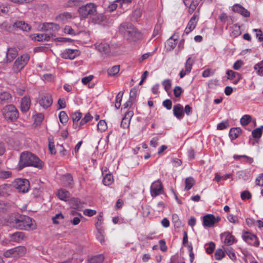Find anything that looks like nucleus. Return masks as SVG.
<instances>
[{
  "label": "nucleus",
  "mask_w": 263,
  "mask_h": 263,
  "mask_svg": "<svg viewBox=\"0 0 263 263\" xmlns=\"http://www.w3.org/2000/svg\"><path fill=\"white\" fill-rule=\"evenodd\" d=\"M43 164V162L34 154L29 152H24L20 155L17 167L20 171L26 166H33L41 169Z\"/></svg>",
  "instance_id": "1"
},
{
  "label": "nucleus",
  "mask_w": 263,
  "mask_h": 263,
  "mask_svg": "<svg viewBox=\"0 0 263 263\" xmlns=\"http://www.w3.org/2000/svg\"><path fill=\"white\" fill-rule=\"evenodd\" d=\"M119 30L124 38L129 42H136L142 37L141 32L129 23L121 24L119 27Z\"/></svg>",
  "instance_id": "2"
},
{
  "label": "nucleus",
  "mask_w": 263,
  "mask_h": 263,
  "mask_svg": "<svg viewBox=\"0 0 263 263\" xmlns=\"http://www.w3.org/2000/svg\"><path fill=\"white\" fill-rule=\"evenodd\" d=\"M15 221V227L19 229L29 230L35 228L32 219L28 216L21 215Z\"/></svg>",
  "instance_id": "3"
},
{
  "label": "nucleus",
  "mask_w": 263,
  "mask_h": 263,
  "mask_svg": "<svg viewBox=\"0 0 263 263\" xmlns=\"http://www.w3.org/2000/svg\"><path fill=\"white\" fill-rule=\"evenodd\" d=\"M2 111L4 117L8 121H14L18 117V111L13 105H6L3 108Z\"/></svg>",
  "instance_id": "4"
},
{
  "label": "nucleus",
  "mask_w": 263,
  "mask_h": 263,
  "mask_svg": "<svg viewBox=\"0 0 263 263\" xmlns=\"http://www.w3.org/2000/svg\"><path fill=\"white\" fill-rule=\"evenodd\" d=\"M59 29V25L52 23H44L42 25L41 30L44 31H52L50 33H42L43 41H48L51 37L55 36L54 32Z\"/></svg>",
  "instance_id": "5"
},
{
  "label": "nucleus",
  "mask_w": 263,
  "mask_h": 263,
  "mask_svg": "<svg viewBox=\"0 0 263 263\" xmlns=\"http://www.w3.org/2000/svg\"><path fill=\"white\" fill-rule=\"evenodd\" d=\"M96 11L97 6L93 3H91L80 7L78 9L80 16L85 18L89 16L94 15Z\"/></svg>",
  "instance_id": "6"
},
{
  "label": "nucleus",
  "mask_w": 263,
  "mask_h": 263,
  "mask_svg": "<svg viewBox=\"0 0 263 263\" xmlns=\"http://www.w3.org/2000/svg\"><path fill=\"white\" fill-rule=\"evenodd\" d=\"M26 252V249L23 246H18L4 252L3 255L7 258H18L23 256Z\"/></svg>",
  "instance_id": "7"
},
{
  "label": "nucleus",
  "mask_w": 263,
  "mask_h": 263,
  "mask_svg": "<svg viewBox=\"0 0 263 263\" xmlns=\"http://www.w3.org/2000/svg\"><path fill=\"white\" fill-rule=\"evenodd\" d=\"M29 60V56L27 54H25L18 57L15 61L13 70L15 72L20 71L27 64Z\"/></svg>",
  "instance_id": "8"
},
{
  "label": "nucleus",
  "mask_w": 263,
  "mask_h": 263,
  "mask_svg": "<svg viewBox=\"0 0 263 263\" xmlns=\"http://www.w3.org/2000/svg\"><path fill=\"white\" fill-rule=\"evenodd\" d=\"M13 186V189H15L20 192L25 193L29 190V183L26 179H17L14 182Z\"/></svg>",
  "instance_id": "9"
},
{
  "label": "nucleus",
  "mask_w": 263,
  "mask_h": 263,
  "mask_svg": "<svg viewBox=\"0 0 263 263\" xmlns=\"http://www.w3.org/2000/svg\"><path fill=\"white\" fill-rule=\"evenodd\" d=\"M94 46L95 49L102 55H108L110 52V47L109 44L104 41L97 42L94 44Z\"/></svg>",
  "instance_id": "10"
},
{
  "label": "nucleus",
  "mask_w": 263,
  "mask_h": 263,
  "mask_svg": "<svg viewBox=\"0 0 263 263\" xmlns=\"http://www.w3.org/2000/svg\"><path fill=\"white\" fill-rule=\"evenodd\" d=\"M220 220L221 218L219 216L215 217L212 214H207L203 217V225L206 227H212Z\"/></svg>",
  "instance_id": "11"
},
{
  "label": "nucleus",
  "mask_w": 263,
  "mask_h": 263,
  "mask_svg": "<svg viewBox=\"0 0 263 263\" xmlns=\"http://www.w3.org/2000/svg\"><path fill=\"white\" fill-rule=\"evenodd\" d=\"M243 239L248 244L257 247L259 246V241L257 236L252 233L245 232L242 235Z\"/></svg>",
  "instance_id": "12"
},
{
  "label": "nucleus",
  "mask_w": 263,
  "mask_h": 263,
  "mask_svg": "<svg viewBox=\"0 0 263 263\" xmlns=\"http://www.w3.org/2000/svg\"><path fill=\"white\" fill-rule=\"evenodd\" d=\"M52 98L50 94L46 93L41 96L39 100V104L44 108L46 109L52 104Z\"/></svg>",
  "instance_id": "13"
},
{
  "label": "nucleus",
  "mask_w": 263,
  "mask_h": 263,
  "mask_svg": "<svg viewBox=\"0 0 263 263\" xmlns=\"http://www.w3.org/2000/svg\"><path fill=\"white\" fill-rule=\"evenodd\" d=\"M80 54L79 50L67 49L61 53V57L64 59L73 60Z\"/></svg>",
  "instance_id": "14"
},
{
  "label": "nucleus",
  "mask_w": 263,
  "mask_h": 263,
  "mask_svg": "<svg viewBox=\"0 0 263 263\" xmlns=\"http://www.w3.org/2000/svg\"><path fill=\"white\" fill-rule=\"evenodd\" d=\"M163 187L161 183L159 181L153 182L151 186V194L152 197H156L161 193Z\"/></svg>",
  "instance_id": "15"
},
{
  "label": "nucleus",
  "mask_w": 263,
  "mask_h": 263,
  "mask_svg": "<svg viewBox=\"0 0 263 263\" xmlns=\"http://www.w3.org/2000/svg\"><path fill=\"white\" fill-rule=\"evenodd\" d=\"M198 20V15L194 14L191 18L184 30L186 34L191 32L196 27Z\"/></svg>",
  "instance_id": "16"
},
{
  "label": "nucleus",
  "mask_w": 263,
  "mask_h": 263,
  "mask_svg": "<svg viewBox=\"0 0 263 263\" xmlns=\"http://www.w3.org/2000/svg\"><path fill=\"white\" fill-rule=\"evenodd\" d=\"M193 64V62L191 60V58L189 57L187 59L185 64V68L182 69L179 73V76L180 78H183L186 74L190 73L192 68Z\"/></svg>",
  "instance_id": "17"
},
{
  "label": "nucleus",
  "mask_w": 263,
  "mask_h": 263,
  "mask_svg": "<svg viewBox=\"0 0 263 263\" xmlns=\"http://www.w3.org/2000/svg\"><path fill=\"white\" fill-rule=\"evenodd\" d=\"M13 186L11 184H4L0 185V196L7 197L13 192Z\"/></svg>",
  "instance_id": "18"
},
{
  "label": "nucleus",
  "mask_w": 263,
  "mask_h": 263,
  "mask_svg": "<svg viewBox=\"0 0 263 263\" xmlns=\"http://www.w3.org/2000/svg\"><path fill=\"white\" fill-rule=\"evenodd\" d=\"M232 10L235 12L238 13L244 17H249L250 13L249 11L245 9L243 7L239 4H235L232 7Z\"/></svg>",
  "instance_id": "19"
},
{
  "label": "nucleus",
  "mask_w": 263,
  "mask_h": 263,
  "mask_svg": "<svg viewBox=\"0 0 263 263\" xmlns=\"http://www.w3.org/2000/svg\"><path fill=\"white\" fill-rule=\"evenodd\" d=\"M133 115L134 112L133 111H127L122 120L121 126L123 128H126L128 127L130 124V120Z\"/></svg>",
  "instance_id": "20"
},
{
  "label": "nucleus",
  "mask_w": 263,
  "mask_h": 263,
  "mask_svg": "<svg viewBox=\"0 0 263 263\" xmlns=\"http://www.w3.org/2000/svg\"><path fill=\"white\" fill-rule=\"evenodd\" d=\"M31 100L29 97L24 96L21 100V110L23 112H26L30 108Z\"/></svg>",
  "instance_id": "21"
},
{
  "label": "nucleus",
  "mask_w": 263,
  "mask_h": 263,
  "mask_svg": "<svg viewBox=\"0 0 263 263\" xmlns=\"http://www.w3.org/2000/svg\"><path fill=\"white\" fill-rule=\"evenodd\" d=\"M174 115L178 119H181L184 116L183 107L180 104H177L173 107Z\"/></svg>",
  "instance_id": "22"
},
{
  "label": "nucleus",
  "mask_w": 263,
  "mask_h": 263,
  "mask_svg": "<svg viewBox=\"0 0 263 263\" xmlns=\"http://www.w3.org/2000/svg\"><path fill=\"white\" fill-rule=\"evenodd\" d=\"M18 55V51L15 48H9L6 54V61L7 62H12Z\"/></svg>",
  "instance_id": "23"
},
{
  "label": "nucleus",
  "mask_w": 263,
  "mask_h": 263,
  "mask_svg": "<svg viewBox=\"0 0 263 263\" xmlns=\"http://www.w3.org/2000/svg\"><path fill=\"white\" fill-rule=\"evenodd\" d=\"M12 99V96L9 92L3 91L0 93V104H4L11 103Z\"/></svg>",
  "instance_id": "24"
},
{
  "label": "nucleus",
  "mask_w": 263,
  "mask_h": 263,
  "mask_svg": "<svg viewBox=\"0 0 263 263\" xmlns=\"http://www.w3.org/2000/svg\"><path fill=\"white\" fill-rule=\"evenodd\" d=\"M222 236L224 237V242L227 246L232 245L233 243L236 241V240L234 236H233L229 232H224L221 235Z\"/></svg>",
  "instance_id": "25"
},
{
  "label": "nucleus",
  "mask_w": 263,
  "mask_h": 263,
  "mask_svg": "<svg viewBox=\"0 0 263 263\" xmlns=\"http://www.w3.org/2000/svg\"><path fill=\"white\" fill-rule=\"evenodd\" d=\"M25 238V234L22 232H17L10 235L11 241L20 242Z\"/></svg>",
  "instance_id": "26"
},
{
  "label": "nucleus",
  "mask_w": 263,
  "mask_h": 263,
  "mask_svg": "<svg viewBox=\"0 0 263 263\" xmlns=\"http://www.w3.org/2000/svg\"><path fill=\"white\" fill-rule=\"evenodd\" d=\"M13 26L23 31H27L30 30V26L24 21H18L14 23Z\"/></svg>",
  "instance_id": "27"
},
{
  "label": "nucleus",
  "mask_w": 263,
  "mask_h": 263,
  "mask_svg": "<svg viewBox=\"0 0 263 263\" xmlns=\"http://www.w3.org/2000/svg\"><path fill=\"white\" fill-rule=\"evenodd\" d=\"M57 196L60 199L66 201L70 197V194L68 191L61 189L58 190Z\"/></svg>",
  "instance_id": "28"
},
{
  "label": "nucleus",
  "mask_w": 263,
  "mask_h": 263,
  "mask_svg": "<svg viewBox=\"0 0 263 263\" xmlns=\"http://www.w3.org/2000/svg\"><path fill=\"white\" fill-rule=\"evenodd\" d=\"M241 133L239 127L232 128L229 132V137L232 140L236 139Z\"/></svg>",
  "instance_id": "29"
},
{
  "label": "nucleus",
  "mask_w": 263,
  "mask_h": 263,
  "mask_svg": "<svg viewBox=\"0 0 263 263\" xmlns=\"http://www.w3.org/2000/svg\"><path fill=\"white\" fill-rule=\"evenodd\" d=\"M195 184V180L192 177H189L185 180V188L186 191L190 190Z\"/></svg>",
  "instance_id": "30"
},
{
  "label": "nucleus",
  "mask_w": 263,
  "mask_h": 263,
  "mask_svg": "<svg viewBox=\"0 0 263 263\" xmlns=\"http://www.w3.org/2000/svg\"><path fill=\"white\" fill-rule=\"evenodd\" d=\"M70 204L72 208L78 209L82 206V203L78 198H73L70 200Z\"/></svg>",
  "instance_id": "31"
},
{
  "label": "nucleus",
  "mask_w": 263,
  "mask_h": 263,
  "mask_svg": "<svg viewBox=\"0 0 263 263\" xmlns=\"http://www.w3.org/2000/svg\"><path fill=\"white\" fill-rule=\"evenodd\" d=\"M102 181L105 185H109L113 182V177L110 174L106 173Z\"/></svg>",
  "instance_id": "32"
},
{
  "label": "nucleus",
  "mask_w": 263,
  "mask_h": 263,
  "mask_svg": "<svg viewBox=\"0 0 263 263\" xmlns=\"http://www.w3.org/2000/svg\"><path fill=\"white\" fill-rule=\"evenodd\" d=\"M104 259V256L102 255H98L91 257L88 262L89 263H102Z\"/></svg>",
  "instance_id": "33"
},
{
  "label": "nucleus",
  "mask_w": 263,
  "mask_h": 263,
  "mask_svg": "<svg viewBox=\"0 0 263 263\" xmlns=\"http://www.w3.org/2000/svg\"><path fill=\"white\" fill-rule=\"evenodd\" d=\"M263 132V126L254 129L252 132V135L254 138H259L262 135Z\"/></svg>",
  "instance_id": "34"
},
{
  "label": "nucleus",
  "mask_w": 263,
  "mask_h": 263,
  "mask_svg": "<svg viewBox=\"0 0 263 263\" xmlns=\"http://www.w3.org/2000/svg\"><path fill=\"white\" fill-rule=\"evenodd\" d=\"M92 119V117L89 112H87L85 114L84 117L80 121L79 126L82 127L83 125L86 124L88 122L91 120Z\"/></svg>",
  "instance_id": "35"
},
{
  "label": "nucleus",
  "mask_w": 263,
  "mask_h": 263,
  "mask_svg": "<svg viewBox=\"0 0 263 263\" xmlns=\"http://www.w3.org/2000/svg\"><path fill=\"white\" fill-rule=\"evenodd\" d=\"M123 95V92L120 91L117 94L116 96L115 106L117 109H119L121 106V102L122 99Z\"/></svg>",
  "instance_id": "36"
},
{
  "label": "nucleus",
  "mask_w": 263,
  "mask_h": 263,
  "mask_svg": "<svg viewBox=\"0 0 263 263\" xmlns=\"http://www.w3.org/2000/svg\"><path fill=\"white\" fill-rule=\"evenodd\" d=\"M257 74L259 76H263V61L255 64L254 67Z\"/></svg>",
  "instance_id": "37"
},
{
  "label": "nucleus",
  "mask_w": 263,
  "mask_h": 263,
  "mask_svg": "<svg viewBox=\"0 0 263 263\" xmlns=\"http://www.w3.org/2000/svg\"><path fill=\"white\" fill-rule=\"evenodd\" d=\"M167 50H171L173 49L176 44L177 41L176 40L173 39V36H171L167 41Z\"/></svg>",
  "instance_id": "38"
},
{
  "label": "nucleus",
  "mask_w": 263,
  "mask_h": 263,
  "mask_svg": "<svg viewBox=\"0 0 263 263\" xmlns=\"http://www.w3.org/2000/svg\"><path fill=\"white\" fill-rule=\"evenodd\" d=\"M120 70V67L118 65L114 66L110 68H109L107 70L108 75L110 76H114L117 74Z\"/></svg>",
  "instance_id": "39"
},
{
  "label": "nucleus",
  "mask_w": 263,
  "mask_h": 263,
  "mask_svg": "<svg viewBox=\"0 0 263 263\" xmlns=\"http://www.w3.org/2000/svg\"><path fill=\"white\" fill-rule=\"evenodd\" d=\"M251 120V117L248 115H244L240 120V122L242 125H247L248 124Z\"/></svg>",
  "instance_id": "40"
},
{
  "label": "nucleus",
  "mask_w": 263,
  "mask_h": 263,
  "mask_svg": "<svg viewBox=\"0 0 263 263\" xmlns=\"http://www.w3.org/2000/svg\"><path fill=\"white\" fill-rule=\"evenodd\" d=\"M162 84L166 92H168L171 88L172 81L170 79H165L162 82Z\"/></svg>",
  "instance_id": "41"
},
{
  "label": "nucleus",
  "mask_w": 263,
  "mask_h": 263,
  "mask_svg": "<svg viewBox=\"0 0 263 263\" xmlns=\"http://www.w3.org/2000/svg\"><path fill=\"white\" fill-rule=\"evenodd\" d=\"M59 119L60 120V122L62 123H66L68 120V117L66 113L64 111H60L59 115Z\"/></svg>",
  "instance_id": "42"
},
{
  "label": "nucleus",
  "mask_w": 263,
  "mask_h": 263,
  "mask_svg": "<svg viewBox=\"0 0 263 263\" xmlns=\"http://www.w3.org/2000/svg\"><path fill=\"white\" fill-rule=\"evenodd\" d=\"M224 256V252L220 249H217L215 253V259L218 260H221Z\"/></svg>",
  "instance_id": "43"
},
{
  "label": "nucleus",
  "mask_w": 263,
  "mask_h": 263,
  "mask_svg": "<svg viewBox=\"0 0 263 263\" xmlns=\"http://www.w3.org/2000/svg\"><path fill=\"white\" fill-rule=\"evenodd\" d=\"M97 126L98 129L101 132L105 131L107 128L106 123L104 120H100L98 123Z\"/></svg>",
  "instance_id": "44"
},
{
  "label": "nucleus",
  "mask_w": 263,
  "mask_h": 263,
  "mask_svg": "<svg viewBox=\"0 0 263 263\" xmlns=\"http://www.w3.org/2000/svg\"><path fill=\"white\" fill-rule=\"evenodd\" d=\"M63 181L66 185H70L73 181L72 177L69 174H67L63 177Z\"/></svg>",
  "instance_id": "45"
},
{
  "label": "nucleus",
  "mask_w": 263,
  "mask_h": 263,
  "mask_svg": "<svg viewBox=\"0 0 263 263\" xmlns=\"http://www.w3.org/2000/svg\"><path fill=\"white\" fill-rule=\"evenodd\" d=\"M205 246H208L206 248V252L209 254H211L213 253L214 251L215 248V244L213 242H210L209 243L206 244Z\"/></svg>",
  "instance_id": "46"
},
{
  "label": "nucleus",
  "mask_w": 263,
  "mask_h": 263,
  "mask_svg": "<svg viewBox=\"0 0 263 263\" xmlns=\"http://www.w3.org/2000/svg\"><path fill=\"white\" fill-rule=\"evenodd\" d=\"M64 218V216L62 213H59L56 214L54 217H52V221L54 224H59L60 220H62Z\"/></svg>",
  "instance_id": "47"
},
{
  "label": "nucleus",
  "mask_w": 263,
  "mask_h": 263,
  "mask_svg": "<svg viewBox=\"0 0 263 263\" xmlns=\"http://www.w3.org/2000/svg\"><path fill=\"white\" fill-rule=\"evenodd\" d=\"M12 173L9 171H0V178L3 179H7L11 176Z\"/></svg>",
  "instance_id": "48"
},
{
  "label": "nucleus",
  "mask_w": 263,
  "mask_h": 263,
  "mask_svg": "<svg viewBox=\"0 0 263 263\" xmlns=\"http://www.w3.org/2000/svg\"><path fill=\"white\" fill-rule=\"evenodd\" d=\"M226 252L227 254V255L229 256V257L233 260H235L236 259V256L235 255V252H234V250L232 248H229L227 250H226Z\"/></svg>",
  "instance_id": "49"
},
{
  "label": "nucleus",
  "mask_w": 263,
  "mask_h": 263,
  "mask_svg": "<svg viewBox=\"0 0 263 263\" xmlns=\"http://www.w3.org/2000/svg\"><path fill=\"white\" fill-rule=\"evenodd\" d=\"M174 94L176 98H179L183 92L182 88L180 86H176L174 88Z\"/></svg>",
  "instance_id": "50"
},
{
  "label": "nucleus",
  "mask_w": 263,
  "mask_h": 263,
  "mask_svg": "<svg viewBox=\"0 0 263 263\" xmlns=\"http://www.w3.org/2000/svg\"><path fill=\"white\" fill-rule=\"evenodd\" d=\"M97 239L102 243L104 241V232L101 229H99L98 230V233L97 234Z\"/></svg>",
  "instance_id": "51"
},
{
  "label": "nucleus",
  "mask_w": 263,
  "mask_h": 263,
  "mask_svg": "<svg viewBox=\"0 0 263 263\" xmlns=\"http://www.w3.org/2000/svg\"><path fill=\"white\" fill-rule=\"evenodd\" d=\"M253 31L256 32V36L257 37L260 42H262V45L263 47V36L262 32L260 29H254Z\"/></svg>",
  "instance_id": "52"
},
{
  "label": "nucleus",
  "mask_w": 263,
  "mask_h": 263,
  "mask_svg": "<svg viewBox=\"0 0 263 263\" xmlns=\"http://www.w3.org/2000/svg\"><path fill=\"white\" fill-rule=\"evenodd\" d=\"M229 124L227 121H222L217 125V129L218 130H223L228 127Z\"/></svg>",
  "instance_id": "53"
},
{
  "label": "nucleus",
  "mask_w": 263,
  "mask_h": 263,
  "mask_svg": "<svg viewBox=\"0 0 263 263\" xmlns=\"http://www.w3.org/2000/svg\"><path fill=\"white\" fill-rule=\"evenodd\" d=\"M82 117V114L80 112H76L72 115L73 122H78Z\"/></svg>",
  "instance_id": "54"
},
{
  "label": "nucleus",
  "mask_w": 263,
  "mask_h": 263,
  "mask_svg": "<svg viewBox=\"0 0 263 263\" xmlns=\"http://www.w3.org/2000/svg\"><path fill=\"white\" fill-rule=\"evenodd\" d=\"M227 74L228 75V79L230 80H232L236 76H239V74L237 72H234L231 70H228L227 72Z\"/></svg>",
  "instance_id": "55"
},
{
  "label": "nucleus",
  "mask_w": 263,
  "mask_h": 263,
  "mask_svg": "<svg viewBox=\"0 0 263 263\" xmlns=\"http://www.w3.org/2000/svg\"><path fill=\"white\" fill-rule=\"evenodd\" d=\"M71 16L70 13L65 12V13H63L60 14L59 16L57 17V19L64 21L65 20L70 18Z\"/></svg>",
  "instance_id": "56"
},
{
  "label": "nucleus",
  "mask_w": 263,
  "mask_h": 263,
  "mask_svg": "<svg viewBox=\"0 0 263 263\" xmlns=\"http://www.w3.org/2000/svg\"><path fill=\"white\" fill-rule=\"evenodd\" d=\"M162 104L163 106L168 110H170L172 108V101L170 99H166L164 100Z\"/></svg>",
  "instance_id": "57"
},
{
  "label": "nucleus",
  "mask_w": 263,
  "mask_h": 263,
  "mask_svg": "<svg viewBox=\"0 0 263 263\" xmlns=\"http://www.w3.org/2000/svg\"><path fill=\"white\" fill-rule=\"evenodd\" d=\"M64 32L65 33L70 34V35H75L76 34L75 32L73 30V29L70 26H66L64 28Z\"/></svg>",
  "instance_id": "58"
},
{
  "label": "nucleus",
  "mask_w": 263,
  "mask_h": 263,
  "mask_svg": "<svg viewBox=\"0 0 263 263\" xmlns=\"http://www.w3.org/2000/svg\"><path fill=\"white\" fill-rule=\"evenodd\" d=\"M44 116L42 113L37 114L35 117V122L37 124H40L44 119Z\"/></svg>",
  "instance_id": "59"
},
{
  "label": "nucleus",
  "mask_w": 263,
  "mask_h": 263,
  "mask_svg": "<svg viewBox=\"0 0 263 263\" xmlns=\"http://www.w3.org/2000/svg\"><path fill=\"white\" fill-rule=\"evenodd\" d=\"M214 71H212L211 69H206L205 70H204L202 72V76L203 77L206 78L209 77L210 76L214 74Z\"/></svg>",
  "instance_id": "60"
},
{
  "label": "nucleus",
  "mask_w": 263,
  "mask_h": 263,
  "mask_svg": "<svg viewBox=\"0 0 263 263\" xmlns=\"http://www.w3.org/2000/svg\"><path fill=\"white\" fill-rule=\"evenodd\" d=\"M228 219L230 222L233 223H238L239 222V220L236 216H233L232 215H229L228 216Z\"/></svg>",
  "instance_id": "61"
},
{
  "label": "nucleus",
  "mask_w": 263,
  "mask_h": 263,
  "mask_svg": "<svg viewBox=\"0 0 263 263\" xmlns=\"http://www.w3.org/2000/svg\"><path fill=\"white\" fill-rule=\"evenodd\" d=\"M83 213L85 215L90 217L95 215L96 214V211L91 209H85Z\"/></svg>",
  "instance_id": "62"
},
{
  "label": "nucleus",
  "mask_w": 263,
  "mask_h": 263,
  "mask_svg": "<svg viewBox=\"0 0 263 263\" xmlns=\"http://www.w3.org/2000/svg\"><path fill=\"white\" fill-rule=\"evenodd\" d=\"M243 65V62L241 60H237L233 65V68L235 70H239Z\"/></svg>",
  "instance_id": "63"
},
{
  "label": "nucleus",
  "mask_w": 263,
  "mask_h": 263,
  "mask_svg": "<svg viewBox=\"0 0 263 263\" xmlns=\"http://www.w3.org/2000/svg\"><path fill=\"white\" fill-rule=\"evenodd\" d=\"M256 185L263 186V173L260 175L256 179Z\"/></svg>",
  "instance_id": "64"
}]
</instances>
